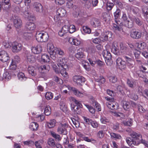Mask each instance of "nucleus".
<instances>
[{
    "mask_svg": "<svg viewBox=\"0 0 148 148\" xmlns=\"http://www.w3.org/2000/svg\"><path fill=\"white\" fill-rule=\"evenodd\" d=\"M130 135L133 138L132 139V140L130 138H127L126 139L127 143L130 146L133 147V145H138L142 143L145 146L148 147V142L142 139V136L141 134L133 132Z\"/></svg>",
    "mask_w": 148,
    "mask_h": 148,
    "instance_id": "1",
    "label": "nucleus"
},
{
    "mask_svg": "<svg viewBox=\"0 0 148 148\" xmlns=\"http://www.w3.org/2000/svg\"><path fill=\"white\" fill-rule=\"evenodd\" d=\"M67 60L64 58H60L58 60V66L60 68L61 74H68L67 71L69 70L67 63Z\"/></svg>",
    "mask_w": 148,
    "mask_h": 148,
    "instance_id": "2",
    "label": "nucleus"
},
{
    "mask_svg": "<svg viewBox=\"0 0 148 148\" xmlns=\"http://www.w3.org/2000/svg\"><path fill=\"white\" fill-rule=\"evenodd\" d=\"M11 20L13 22L14 27L16 28H19L22 25V22L20 18L16 15H12Z\"/></svg>",
    "mask_w": 148,
    "mask_h": 148,
    "instance_id": "3",
    "label": "nucleus"
},
{
    "mask_svg": "<svg viewBox=\"0 0 148 148\" xmlns=\"http://www.w3.org/2000/svg\"><path fill=\"white\" fill-rule=\"evenodd\" d=\"M103 56L105 58L106 64L108 66H110L112 64V56L110 52L107 50L104 51L103 54Z\"/></svg>",
    "mask_w": 148,
    "mask_h": 148,
    "instance_id": "4",
    "label": "nucleus"
},
{
    "mask_svg": "<svg viewBox=\"0 0 148 148\" xmlns=\"http://www.w3.org/2000/svg\"><path fill=\"white\" fill-rule=\"evenodd\" d=\"M12 50L14 53H17L22 49V45L17 42H13L12 44Z\"/></svg>",
    "mask_w": 148,
    "mask_h": 148,
    "instance_id": "5",
    "label": "nucleus"
},
{
    "mask_svg": "<svg viewBox=\"0 0 148 148\" xmlns=\"http://www.w3.org/2000/svg\"><path fill=\"white\" fill-rule=\"evenodd\" d=\"M9 59L8 53L5 51L3 50L0 51V60L3 62H7Z\"/></svg>",
    "mask_w": 148,
    "mask_h": 148,
    "instance_id": "6",
    "label": "nucleus"
},
{
    "mask_svg": "<svg viewBox=\"0 0 148 148\" xmlns=\"http://www.w3.org/2000/svg\"><path fill=\"white\" fill-rule=\"evenodd\" d=\"M116 64L120 69H125L126 68V62L120 58H118L116 60Z\"/></svg>",
    "mask_w": 148,
    "mask_h": 148,
    "instance_id": "7",
    "label": "nucleus"
},
{
    "mask_svg": "<svg viewBox=\"0 0 148 148\" xmlns=\"http://www.w3.org/2000/svg\"><path fill=\"white\" fill-rule=\"evenodd\" d=\"M90 25L94 27H98L101 25V23L98 19L93 18L90 21Z\"/></svg>",
    "mask_w": 148,
    "mask_h": 148,
    "instance_id": "8",
    "label": "nucleus"
},
{
    "mask_svg": "<svg viewBox=\"0 0 148 148\" xmlns=\"http://www.w3.org/2000/svg\"><path fill=\"white\" fill-rule=\"evenodd\" d=\"M73 79L74 82L79 84H81L82 82H84L85 81V78L78 75H75L73 77Z\"/></svg>",
    "mask_w": 148,
    "mask_h": 148,
    "instance_id": "9",
    "label": "nucleus"
},
{
    "mask_svg": "<svg viewBox=\"0 0 148 148\" xmlns=\"http://www.w3.org/2000/svg\"><path fill=\"white\" fill-rule=\"evenodd\" d=\"M67 127V125L66 124L63 125L61 124V125L58 128L57 131L60 134L66 135L67 133V132L66 129Z\"/></svg>",
    "mask_w": 148,
    "mask_h": 148,
    "instance_id": "10",
    "label": "nucleus"
},
{
    "mask_svg": "<svg viewBox=\"0 0 148 148\" xmlns=\"http://www.w3.org/2000/svg\"><path fill=\"white\" fill-rule=\"evenodd\" d=\"M50 69L49 65H45L41 66L38 68L39 72L41 73H47Z\"/></svg>",
    "mask_w": 148,
    "mask_h": 148,
    "instance_id": "11",
    "label": "nucleus"
},
{
    "mask_svg": "<svg viewBox=\"0 0 148 148\" xmlns=\"http://www.w3.org/2000/svg\"><path fill=\"white\" fill-rule=\"evenodd\" d=\"M124 57L126 60L127 66L130 68L133 67L134 63L133 59L127 56H124Z\"/></svg>",
    "mask_w": 148,
    "mask_h": 148,
    "instance_id": "12",
    "label": "nucleus"
},
{
    "mask_svg": "<svg viewBox=\"0 0 148 148\" xmlns=\"http://www.w3.org/2000/svg\"><path fill=\"white\" fill-rule=\"evenodd\" d=\"M35 10L37 12L41 13L43 11V7L41 4L38 2H35L34 4Z\"/></svg>",
    "mask_w": 148,
    "mask_h": 148,
    "instance_id": "13",
    "label": "nucleus"
},
{
    "mask_svg": "<svg viewBox=\"0 0 148 148\" xmlns=\"http://www.w3.org/2000/svg\"><path fill=\"white\" fill-rule=\"evenodd\" d=\"M42 50V47L40 45L32 47V51L34 54H39L41 53Z\"/></svg>",
    "mask_w": 148,
    "mask_h": 148,
    "instance_id": "14",
    "label": "nucleus"
},
{
    "mask_svg": "<svg viewBox=\"0 0 148 148\" xmlns=\"http://www.w3.org/2000/svg\"><path fill=\"white\" fill-rule=\"evenodd\" d=\"M36 26L33 23L27 22L25 25V28L29 31H33L36 28Z\"/></svg>",
    "mask_w": 148,
    "mask_h": 148,
    "instance_id": "15",
    "label": "nucleus"
},
{
    "mask_svg": "<svg viewBox=\"0 0 148 148\" xmlns=\"http://www.w3.org/2000/svg\"><path fill=\"white\" fill-rule=\"evenodd\" d=\"M130 36L133 38L139 39L141 36V33L139 31H133L130 33Z\"/></svg>",
    "mask_w": 148,
    "mask_h": 148,
    "instance_id": "16",
    "label": "nucleus"
},
{
    "mask_svg": "<svg viewBox=\"0 0 148 148\" xmlns=\"http://www.w3.org/2000/svg\"><path fill=\"white\" fill-rule=\"evenodd\" d=\"M71 107L72 110L74 112L75 114H80L81 111L80 107L77 106L72 105V104H71Z\"/></svg>",
    "mask_w": 148,
    "mask_h": 148,
    "instance_id": "17",
    "label": "nucleus"
},
{
    "mask_svg": "<svg viewBox=\"0 0 148 148\" xmlns=\"http://www.w3.org/2000/svg\"><path fill=\"white\" fill-rule=\"evenodd\" d=\"M73 16L75 18L82 17L84 15V12L79 9H76L73 13Z\"/></svg>",
    "mask_w": 148,
    "mask_h": 148,
    "instance_id": "18",
    "label": "nucleus"
},
{
    "mask_svg": "<svg viewBox=\"0 0 148 148\" xmlns=\"http://www.w3.org/2000/svg\"><path fill=\"white\" fill-rule=\"evenodd\" d=\"M84 56V51L81 48L77 50V52L75 55V57L78 59L83 58Z\"/></svg>",
    "mask_w": 148,
    "mask_h": 148,
    "instance_id": "19",
    "label": "nucleus"
},
{
    "mask_svg": "<svg viewBox=\"0 0 148 148\" xmlns=\"http://www.w3.org/2000/svg\"><path fill=\"white\" fill-rule=\"evenodd\" d=\"M68 26L66 25L64 26L60 30L59 32V35L60 36H62L64 34L67 33L68 32Z\"/></svg>",
    "mask_w": 148,
    "mask_h": 148,
    "instance_id": "20",
    "label": "nucleus"
},
{
    "mask_svg": "<svg viewBox=\"0 0 148 148\" xmlns=\"http://www.w3.org/2000/svg\"><path fill=\"white\" fill-rule=\"evenodd\" d=\"M56 48H54L53 44L51 43H49L47 44V50L49 53H55Z\"/></svg>",
    "mask_w": 148,
    "mask_h": 148,
    "instance_id": "21",
    "label": "nucleus"
},
{
    "mask_svg": "<svg viewBox=\"0 0 148 148\" xmlns=\"http://www.w3.org/2000/svg\"><path fill=\"white\" fill-rule=\"evenodd\" d=\"M69 88L73 92V93L76 96L80 97L83 96V94L76 88L71 87Z\"/></svg>",
    "mask_w": 148,
    "mask_h": 148,
    "instance_id": "22",
    "label": "nucleus"
},
{
    "mask_svg": "<svg viewBox=\"0 0 148 148\" xmlns=\"http://www.w3.org/2000/svg\"><path fill=\"white\" fill-rule=\"evenodd\" d=\"M66 13V12L64 9L60 8L57 10V14L60 17H63L65 15Z\"/></svg>",
    "mask_w": 148,
    "mask_h": 148,
    "instance_id": "23",
    "label": "nucleus"
},
{
    "mask_svg": "<svg viewBox=\"0 0 148 148\" xmlns=\"http://www.w3.org/2000/svg\"><path fill=\"white\" fill-rule=\"evenodd\" d=\"M2 6L7 10L10 7L11 4L10 0H2Z\"/></svg>",
    "mask_w": 148,
    "mask_h": 148,
    "instance_id": "24",
    "label": "nucleus"
},
{
    "mask_svg": "<svg viewBox=\"0 0 148 148\" xmlns=\"http://www.w3.org/2000/svg\"><path fill=\"white\" fill-rule=\"evenodd\" d=\"M107 107L111 110H115L116 109L117 105L116 106V103L114 102L109 101L106 103Z\"/></svg>",
    "mask_w": 148,
    "mask_h": 148,
    "instance_id": "25",
    "label": "nucleus"
},
{
    "mask_svg": "<svg viewBox=\"0 0 148 148\" xmlns=\"http://www.w3.org/2000/svg\"><path fill=\"white\" fill-rule=\"evenodd\" d=\"M43 32H38L36 34V38L38 42H42Z\"/></svg>",
    "mask_w": 148,
    "mask_h": 148,
    "instance_id": "26",
    "label": "nucleus"
},
{
    "mask_svg": "<svg viewBox=\"0 0 148 148\" xmlns=\"http://www.w3.org/2000/svg\"><path fill=\"white\" fill-rule=\"evenodd\" d=\"M142 11L143 14L144 16L147 19H148V7H143Z\"/></svg>",
    "mask_w": 148,
    "mask_h": 148,
    "instance_id": "27",
    "label": "nucleus"
},
{
    "mask_svg": "<svg viewBox=\"0 0 148 148\" xmlns=\"http://www.w3.org/2000/svg\"><path fill=\"white\" fill-rule=\"evenodd\" d=\"M42 61L44 62H49L50 60V57L47 54H44L41 56Z\"/></svg>",
    "mask_w": 148,
    "mask_h": 148,
    "instance_id": "28",
    "label": "nucleus"
},
{
    "mask_svg": "<svg viewBox=\"0 0 148 148\" xmlns=\"http://www.w3.org/2000/svg\"><path fill=\"white\" fill-rule=\"evenodd\" d=\"M38 125L37 123L32 122L29 125V128L32 131L36 130L37 129Z\"/></svg>",
    "mask_w": 148,
    "mask_h": 148,
    "instance_id": "29",
    "label": "nucleus"
},
{
    "mask_svg": "<svg viewBox=\"0 0 148 148\" xmlns=\"http://www.w3.org/2000/svg\"><path fill=\"white\" fill-rule=\"evenodd\" d=\"M123 108L125 110L129 111V109L130 108V102L124 101L123 103Z\"/></svg>",
    "mask_w": 148,
    "mask_h": 148,
    "instance_id": "30",
    "label": "nucleus"
},
{
    "mask_svg": "<svg viewBox=\"0 0 148 148\" xmlns=\"http://www.w3.org/2000/svg\"><path fill=\"white\" fill-rule=\"evenodd\" d=\"M27 62L32 63L35 61V59L33 56L28 55L27 56Z\"/></svg>",
    "mask_w": 148,
    "mask_h": 148,
    "instance_id": "31",
    "label": "nucleus"
},
{
    "mask_svg": "<svg viewBox=\"0 0 148 148\" xmlns=\"http://www.w3.org/2000/svg\"><path fill=\"white\" fill-rule=\"evenodd\" d=\"M56 124V121L54 119L51 120L47 123V126L50 128L53 127Z\"/></svg>",
    "mask_w": 148,
    "mask_h": 148,
    "instance_id": "32",
    "label": "nucleus"
},
{
    "mask_svg": "<svg viewBox=\"0 0 148 148\" xmlns=\"http://www.w3.org/2000/svg\"><path fill=\"white\" fill-rule=\"evenodd\" d=\"M51 135L55 138L56 140H60L61 139L60 136L58 134H56L55 132L53 131L51 132Z\"/></svg>",
    "mask_w": 148,
    "mask_h": 148,
    "instance_id": "33",
    "label": "nucleus"
},
{
    "mask_svg": "<svg viewBox=\"0 0 148 148\" xmlns=\"http://www.w3.org/2000/svg\"><path fill=\"white\" fill-rule=\"evenodd\" d=\"M125 25L129 28H131L134 26L133 21L132 19L131 21H125Z\"/></svg>",
    "mask_w": 148,
    "mask_h": 148,
    "instance_id": "34",
    "label": "nucleus"
},
{
    "mask_svg": "<svg viewBox=\"0 0 148 148\" xmlns=\"http://www.w3.org/2000/svg\"><path fill=\"white\" fill-rule=\"evenodd\" d=\"M55 53L60 56H63L65 53L64 51L60 48H56Z\"/></svg>",
    "mask_w": 148,
    "mask_h": 148,
    "instance_id": "35",
    "label": "nucleus"
},
{
    "mask_svg": "<svg viewBox=\"0 0 148 148\" xmlns=\"http://www.w3.org/2000/svg\"><path fill=\"white\" fill-rule=\"evenodd\" d=\"M133 22H135L138 25L140 26L142 24V21L138 18L134 17L132 18Z\"/></svg>",
    "mask_w": 148,
    "mask_h": 148,
    "instance_id": "36",
    "label": "nucleus"
},
{
    "mask_svg": "<svg viewBox=\"0 0 148 148\" xmlns=\"http://www.w3.org/2000/svg\"><path fill=\"white\" fill-rule=\"evenodd\" d=\"M115 21L116 24H113V27L115 28L116 30H117L119 31H123V28L120 27V25H119V23L116 21Z\"/></svg>",
    "mask_w": 148,
    "mask_h": 148,
    "instance_id": "37",
    "label": "nucleus"
},
{
    "mask_svg": "<svg viewBox=\"0 0 148 148\" xmlns=\"http://www.w3.org/2000/svg\"><path fill=\"white\" fill-rule=\"evenodd\" d=\"M110 135L112 138H114L115 140L120 139L122 138L120 134L114 133H110Z\"/></svg>",
    "mask_w": 148,
    "mask_h": 148,
    "instance_id": "38",
    "label": "nucleus"
},
{
    "mask_svg": "<svg viewBox=\"0 0 148 148\" xmlns=\"http://www.w3.org/2000/svg\"><path fill=\"white\" fill-rule=\"evenodd\" d=\"M48 144L52 147H56V144L54 140L52 138H49L47 142Z\"/></svg>",
    "mask_w": 148,
    "mask_h": 148,
    "instance_id": "39",
    "label": "nucleus"
},
{
    "mask_svg": "<svg viewBox=\"0 0 148 148\" xmlns=\"http://www.w3.org/2000/svg\"><path fill=\"white\" fill-rule=\"evenodd\" d=\"M49 38V36L48 34L46 32L42 33V42H46Z\"/></svg>",
    "mask_w": 148,
    "mask_h": 148,
    "instance_id": "40",
    "label": "nucleus"
},
{
    "mask_svg": "<svg viewBox=\"0 0 148 148\" xmlns=\"http://www.w3.org/2000/svg\"><path fill=\"white\" fill-rule=\"evenodd\" d=\"M112 36V34L111 32H106V34L104 36V40L107 41L108 40V38H110Z\"/></svg>",
    "mask_w": 148,
    "mask_h": 148,
    "instance_id": "41",
    "label": "nucleus"
},
{
    "mask_svg": "<svg viewBox=\"0 0 148 148\" xmlns=\"http://www.w3.org/2000/svg\"><path fill=\"white\" fill-rule=\"evenodd\" d=\"M121 10L119 8H117L116 11L114 13V15L115 19H117L120 15Z\"/></svg>",
    "mask_w": 148,
    "mask_h": 148,
    "instance_id": "42",
    "label": "nucleus"
},
{
    "mask_svg": "<svg viewBox=\"0 0 148 148\" xmlns=\"http://www.w3.org/2000/svg\"><path fill=\"white\" fill-rule=\"evenodd\" d=\"M51 113V109L49 106H47L45 108L44 113L46 115L48 116Z\"/></svg>",
    "mask_w": 148,
    "mask_h": 148,
    "instance_id": "43",
    "label": "nucleus"
},
{
    "mask_svg": "<svg viewBox=\"0 0 148 148\" xmlns=\"http://www.w3.org/2000/svg\"><path fill=\"white\" fill-rule=\"evenodd\" d=\"M53 94L51 92H47L45 95L46 98L47 100H50L53 98Z\"/></svg>",
    "mask_w": 148,
    "mask_h": 148,
    "instance_id": "44",
    "label": "nucleus"
},
{
    "mask_svg": "<svg viewBox=\"0 0 148 148\" xmlns=\"http://www.w3.org/2000/svg\"><path fill=\"white\" fill-rule=\"evenodd\" d=\"M68 31L70 33H72L75 31L76 29L75 26L73 25H71L68 26Z\"/></svg>",
    "mask_w": 148,
    "mask_h": 148,
    "instance_id": "45",
    "label": "nucleus"
},
{
    "mask_svg": "<svg viewBox=\"0 0 148 148\" xmlns=\"http://www.w3.org/2000/svg\"><path fill=\"white\" fill-rule=\"evenodd\" d=\"M112 51L114 54L118 55L119 53V50L114 46H112Z\"/></svg>",
    "mask_w": 148,
    "mask_h": 148,
    "instance_id": "46",
    "label": "nucleus"
},
{
    "mask_svg": "<svg viewBox=\"0 0 148 148\" xmlns=\"http://www.w3.org/2000/svg\"><path fill=\"white\" fill-rule=\"evenodd\" d=\"M95 79L97 82H100L102 84L103 83L105 80V79L103 76L101 75L98 78H95Z\"/></svg>",
    "mask_w": 148,
    "mask_h": 148,
    "instance_id": "47",
    "label": "nucleus"
},
{
    "mask_svg": "<svg viewBox=\"0 0 148 148\" xmlns=\"http://www.w3.org/2000/svg\"><path fill=\"white\" fill-rule=\"evenodd\" d=\"M0 76L1 77V78H0V80H3L4 79L9 80L11 78V76L10 75H0Z\"/></svg>",
    "mask_w": 148,
    "mask_h": 148,
    "instance_id": "48",
    "label": "nucleus"
},
{
    "mask_svg": "<svg viewBox=\"0 0 148 148\" xmlns=\"http://www.w3.org/2000/svg\"><path fill=\"white\" fill-rule=\"evenodd\" d=\"M36 70L35 68L32 66H29L28 68V71L29 74H32L35 73H36L35 72Z\"/></svg>",
    "mask_w": 148,
    "mask_h": 148,
    "instance_id": "49",
    "label": "nucleus"
},
{
    "mask_svg": "<svg viewBox=\"0 0 148 148\" xmlns=\"http://www.w3.org/2000/svg\"><path fill=\"white\" fill-rule=\"evenodd\" d=\"M83 30L84 32L87 34H90L91 32V30L90 28L86 26L83 27Z\"/></svg>",
    "mask_w": 148,
    "mask_h": 148,
    "instance_id": "50",
    "label": "nucleus"
},
{
    "mask_svg": "<svg viewBox=\"0 0 148 148\" xmlns=\"http://www.w3.org/2000/svg\"><path fill=\"white\" fill-rule=\"evenodd\" d=\"M114 5V4L113 3L108 2L107 3V10H111Z\"/></svg>",
    "mask_w": 148,
    "mask_h": 148,
    "instance_id": "51",
    "label": "nucleus"
},
{
    "mask_svg": "<svg viewBox=\"0 0 148 148\" xmlns=\"http://www.w3.org/2000/svg\"><path fill=\"white\" fill-rule=\"evenodd\" d=\"M134 52H133L132 50H127L126 51V54L127 56L132 58L133 56V53Z\"/></svg>",
    "mask_w": 148,
    "mask_h": 148,
    "instance_id": "52",
    "label": "nucleus"
},
{
    "mask_svg": "<svg viewBox=\"0 0 148 148\" xmlns=\"http://www.w3.org/2000/svg\"><path fill=\"white\" fill-rule=\"evenodd\" d=\"M81 43L80 41L77 39H73L72 42H71L72 44L77 46L79 45Z\"/></svg>",
    "mask_w": 148,
    "mask_h": 148,
    "instance_id": "53",
    "label": "nucleus"
},
{
    "mask_svg": "<svg viewBox=\"0 0 148 148\" xmlns=\"http://www.w3.org/2000/svg\"><path fill=\"white\" fill-rule=\"evenodd\" d=\"M72 101L75 103L77 105V106H78L79 107L82 108V105L80 101H78L76 100L74 98H72Z\"/></svg>",
    "mask_w": 148,
    "mask_h": 148,
    "instance_id": "54",
    "label": "nucleus"
},
{
    "mask_svg": "<svg viewBox=\"0 0 148 148\" xmlns=\"http://www.w3.org/2000/svg\"><path fill=\"white\" fill-rule=\"evenodd\" d=\"M132 120L130 119L129 121H124L123 122V124L125 125L128 126H131L132 125Z\"/></svg>",
    "mask_w": 148,
    "mask_h": 148,
    "instance_id": "55",
    "label": "nucleus"
},
{
    "mask_svg": "<svg viewBox=\"0 0 148 148\" xmlns=\"http://www.w3.org/2000/svg\"><path fill=\"white\" fill-rule=\"evenodd\" d=\"M100 121L102 123L106 124L107 123L110 122V120L106 119L105 117H101L100 119Z\"/></svg>",
    "mask_w": 148,
    "mask_h": 148,
    "instance_id": "56",
    "label": "nucleus"
},
{
    "mask_svg": "<svg viewBox=\"0 0 148 148\" xmlns=\"http://www.w3.org/2000/svg\"><path fill=\"white\" fill-rule=\"evenodd\" d=\"M142 67L143 69V73H148V71L147 70L148 69V65L146 63L143 64L142 66Z\"/></svg>",
    "mask_w": 148,
    "mask_h": 148,
    "instance_id": "57",
    "label": "nucleus"
},
{
    "mask_svg": "<svg viewBox=\"0 0 148 148\" xmlns=\"http://www.w3.org/2000/svg\"><path fill=\"white\" fill-rule=\"evenodd\" d=\"M96 62L97 65L99 67H102L105 65L104 62L99 60H96Z\"/></svg>",
    "mask_w": 148,
    "mask_h": 148,
    "instance_id": "58",
    "label": "nucleus"
},
{
    "mask_svg": "<svg viewBox=\"0 0 148 148\" xmlns=\"http://www.w3.org/2000/svg\"><path fill=\"white\" fill-rule=\"evenodd\" d=\"M16 62H14L12 60V62L9 67L10 69L14 70L16 68Z\"/></svg>",
    "mask_w": 148,
    "mask_h": 148,
    "instance_id": "59",
    "label": "nucleus"
},
{
    "mask_svg": "<svg viewBox=\"0 0 148 148\" xmlns=\"http://www.w3.org/2000/svg\"><path fill=\"white\" fill-rule=\"evenodd\" d=\"M86 1V2L85 4V7L87 9L90 8L91 6V2L88 0Z\"/></svg>",
    "mask_w": 148,
    "mask_h": 148,
    "instance_id": "60",
    "label": "nucleus"
},
{
    "mask_svg": "<svg viewBox=\"0 0 148 148\" xmlns=\"http://www.w3.org/2000/svg\"><path fill=\"white\" fill-rule=\"evenodd\" d=\"M84 121L87 124H90L91 123V122H92V120L91 119H90L86 117H84Z\"/></svg>",
    "mask_w": 148,
    "mask_h": 148,
    "instance_id": "61",
    "label": "nucleus"
},
{
    "mask_svg": "<svg viewBox=\"0 0 148 148\" xmlns=\"http://www.w3.org/2000/svg\"><path fill=\"white\" fill-rule=\"evenodd\" d=\"M117 79L115 76H111L110 77V82L113 83H115L117 81Z\"/></svg>",
    "mask_w": 148,
    "mask_h": 148,
    "instance_id": "62",
    "label": "nucleus"
},
{
    "mask_svg": "<svg viewBox=\"0 0 148 148\" xmlns=\"http://www.w3.org/2000/svg\"><path fill=\"white\" fill-rule=\"evenodd\" d=\"M140 52L138 51H136L134 53V54L136 58L138 59L140 57Z\"/></svg>",
    "mask_w": 148,
    "mask_h": 148,
    "instance_id": "63",
    "label": "nucleus"
},
{
    "mask_svg": "<svg viewBox=\"0 0 148 148\" xmlns=\"http://www.w3.org/2000/svg\"><path fill=\"white\" fill-rule=\"evenodd\" d=\"M97 136L100 138H102L104 136L103 131L102 130L99 131L97 133Z\"/></svg>",
    "mask_w": 148,
    "mask_h": 148,
    "instance_id": "64",
    "label": "nucleus"
}]
</instances>
